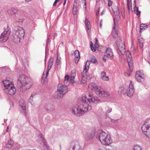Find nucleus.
Listing matches in <instances>:
<instances>
[{"label":"nucleus","mask_w":150,"mask_h":150,"mask_svg":"<svg viewBox=\"0 0 150 150\" xmlns=\"http://www.w3.org/2000/svg\"><path fill=\"white\" fill-rule=\"evenodd\" d=\"M59 0H55L53 4V6H55L57 3L58 2Z\"/></svg>","instance_id":"nucleus-47"},{"label":"nucleus","mask_w":150,"mask_h":150,"mask_svg":"<svg viewBox=\"0 0 150 150\" xmlns=\"http://www.w3.org/2000/svg\"><path fill=\"white\" fill-rule=\"evenodd\" d=\"M76 75V71L75 70H73L71 71V77L70 79L71 82L73 83L74 82V77H75Z\"/></svg>","instance_id":"nucleus-28"},{"label":"nucleus","mask_w":150,"mask_h":150,"mask_svg":"<svg viewBox=\"0 0 150 150\" xmlns=\"http://www.w3.org/2000/svg\"><path fill=\"white\" fill-rule=\"evenodd\" d=\"M32 84V80L24 75H22L19 77L17 83L18 87L24 90L29 89Z\"/></svg>","instance_id":"nucleus-2"},{"label":"nucleus","mask_w":150,"mask_h":150,"mask_svg":"<svg viewBox=\"0 0 150 150\" xmlns=\"http://www.w3.org/2000/svg\"><path fill=\"white\" fill-rule=\"evenodd\" d=\"M102 20L100 21V28H102Z\"/></svg>","instance_id":"nucleus-48"},{"label":"nucleus","mask_w":150,"mask_h":150,"mask_svg":"<svg viewBox=\"0 0 150 150\" xmlns=\"http://www.w3.org/2000/svg\"><path fill=\"white\" fill-rule=\"evenodd\" d=\"M91 109V106L88 105L86 103H84L79 106H73L72 108L71 111L73 114L80 116L88 110H90Z\"/></svg>","instance_id":"nucleus-1"},{"label":"nucleus","mask_w":150,"mask_h":150,"mask_svg":"<svg viewBox=\"0 0 150 150\" xmlns=\"http://www.w3.org/2000/svg\"><path fill=\"white\" fill-rule=\"evenodd\" d=\"M100 1V0H96V1L97 2H98Z\"/></svg>","instance_id":"nucleus-59"},{"label":"nucleus","mask_w":150,"mask_h":150,"mask_svg":"<svg viewBox=\"0 0 150 150\" xmlns=\"http://www.w3.org/2000/svg\"><path fill=\"white\" fill-rule=\"evenodd\" d=\"M10 33L8 28L5 29L4 31L1 34L0 37V42H6L8 38V36Z\"/></svg>","instance_id":"nucleus-10"},{"label":"nucleus","mask_w":150,"mask_h":150,"mask_svg":"<svg viewBox=\"0 0 150 150\" xmlns=\"http://www.w3.org/2000/svg\"><path fill=\"white\" fill-rule=\"evenodd\" d=\"M106 53L107 55L110 57L113 58L114 55L112 49L110 48H108L106 49Z\"/></svg>","instance_id":"nucleus-23"},{"label":"nucleus","mask_w":150,"mask_h":150,"mask_svg":"<svg viewBox=\"0 0 150 150\" xmlns=\"http://www.w3.org/2000/svg\"><path fill=\"white\" fill-rule=\"evenodd\" d=\"M142 129L144 134L150 138V119L147 120L143 125Z\"/></svg>","instance_id":"nucleus-6"},{"label":"nucleus","mask_w":150,"mask_h":150,"mask_svg":"<svg viewBox=\"0 0 150 150\" xmlns=\"http://www.w3.org/2000/svg\"><path fill=\"white\" fill-rule=\"evenodd\" d=\"M136 0H134V4L135 5V4H136Z\"/></svg>","instance_id":"nucleus-58"},{"label":"nucleus","mask_w":150,"mask_h":150,"mask_svg":"<svg viewBox=\"0 0 150 150\" xmlns=\"http://www.w3.org/2000/svg\"><path fill=\"white\" fill-rule=\"evenodd\" d=\"M127 8H128V11H129V10H130L129 6H127Z\"/></svg>","instance_id":"nucleus-55"},{"label":"nucleus","mask_w":150,"mask_h":150,"mask_svg":"<svg viewBox=\"0 0 150 150\" xmlns=\"http://www.w3.org/2000/svg\"><path fill=\"white\" fill-rule=\"evenodd\" d=\"M13 141L11 139L8 141V142L5 144V147L6 148H11L13 145Z\"/></svg>","instance_id":"nucleus-25"},{"label":"nucleus","mask_w":150,"mask_h":150,"mask_svg":"<svg viewBox=\"0 0 150 150\" xmlns=\"http://www.w3.org/2000/svg\"><path fill=\"white\" fill-rule=\"evenodd\" d=\"M16 89L14 85L12 86L11 88L10 89H7L5 91V92L8 93L10 95H14L16 93Z\"/></svg>","instance_id":"nucleus-19"},{"label":"nucleus","mask_w":150,"mask_h":150,"mask_svg":"<svg viewBox=\"0 0 150 150\" xmlns=\"http://www.w3.org/2000/svg\"><path fill=\"white\" fill-rule=\"evenodd\" d=\"M44 76V74H43V75H42V79H43V76Z\"/></svg>","instance_id":"nucleus-61"},{"label":"nucleus","mask_w":150,"mask_h":150,"mask_svg":"<svg viewBox=\"0 0 150 150\" xmlns=\"http://www.w3.org/2000/svg\"><path fill=\"white\" fill-rule=\"evenodd\" d=\"M13 37L15 42H19L20 39L24 36V30L21 27L16 26L13 28Z\"/></svg>","instance_id":"nucleus-4"},{"label":"nucleus","mask_w":150,"mask_h":150,"mask_svg":"<svg viewBox=\"0 0 150 150\" xmlns=\"http://www.w3.org/2000/svg\"><path fill=\"white\" fill-rule=\"evenodd\" d=\"M8 127H7V132H8Z\"/></svg>","instance_id":"nucleus-64"},{"label":"nucleus","mask_w":150,"mask_h":150,"mask_svg":"<svg viewBox=\"0 0 150 150\" xmlns=\"http://www.w3.org/2000/svg\"><path fill=\"white\" fill-rule=\"evenodd\" d=\"M80 146L78 144H76L73 147L72 149L73 150H80Z\"/></svg>","instance_id":"nucleus-38"},{"label":"nucleus","mask_w":150,"mask_h":150,"mask_svg":"<svg viewBox=\"0 0 150 150\" xmlns=\"http://www.w3.org/2000/svg\"><path fill=\"white\" fill-rule=\"evenodd\" d=\"M78 10L76 3L74 2L72 8V13L74 15H76Z\"/></svg>","instance_id":"nucleus-29"},{"label":"nucleus","mask_w":150,"mask_h":150,"mask_svg":"<svg viewBox=\"0 0 150 150\" xmlns=\"http://www.w3.org/2000/svg\"><path fill=\"white\" fill-rule=\"evenodd\" d=\"M95 40L96 41V43L95 44L96 45H98V40L97 38H95Z\"/></svg>","instance_id":"nucleus-49"},{"label":"nucleus","mask_w":150,"mask_h":150,"mask_svg":"<svg viewBox=\"0 0 150 150\" xmlns=\"http://www.w3.org/2000/svg\"><path fill=\"white\" fill-rule=\"evenodd\" d=\"M54 61V59L52 58H51L49 62L48 68L51 69L52 67Z\"/></svg>","instance_id":"nucleus-33"},{"label":"nucleus","mask_w":150,"mask_h":150,"mask_svg":"<svg viewBox=\"0 0 150 150\" xmlns=\"http://www.w3.org/2000/svg\"><path fill=\"white\" fill-rule=\"evenodd\" d=\"M134 5L135 6L134 8V12L136 13L137 15H140V11H139L138 8L136 6V5H135L134 4Z\"/></svg>","instance_id":"nucleus-36"},{"label":"nucleus","mask_w":150,"mask_h":150,"mask_svg":"<svg viewBox=\"0 0 150 150\" xmlns=\"http://www.w3.org/2000/svg\"><path fill=\"white\" fill-rule=\"evenodd\" d=\"M103 14V11L101 13V15H102Z\"/></svg>","instance_id":"nucleus-60"},{"label":"nucleus","mask_w":150,"mask_h":150,"mask_svg":"<svg viewBox=\"0 0 150 150\" xmlns=\"http://www.w3.org/2000/svg\"><path fill=\"white\" fill-rule=\"evenodd\" d=\"M79 2L81 6L83 5L84 11L86 10V0H79Z\"/></svg>","instance_id":"nucleus-30"},{"label":"nucleus","mask_w":150,"mask_h":150,"mask_svg":"<svg viewBox=\"0 0 150 150\" xmlns=\"http://www.w3.org/2000/svg\"><path fill=\"white\" fill-rule=\"evenodd\" d=\"M90 47H92V46H93V43H92V41H91L90 42Z\"/></svg>","instance_id":"nucleus-53"},{"label":"nucleus","mask_w":150,"mask_h":150,"mask_svg":"<svg viewBox=\"0 0 150 150\" xmlns=\"http://www.w3.org/2000/svg\"><path fill=\"white\" fill-rule=\"evenodd\" d=\"M96 94L100 97H107L110 95V93L107 91H105L103 89L100 88L99 90L96 91Z\"/></svg>","instance_id":"nucleus-14"},{"label":"nucleus","mask_w":150,"mask_h":150,"mask_svg":"<svg viewBox=\"0 0 150 150\" xmlns=\"http://www.w3.org/2000/svg\"><path fill=\"white\" fill-rule=\"evenodd\" d=\"M147 26L145 24H142L140 25V32L143 31L144 30L147 29Z\"/></svg>","instance_id":"nucleus-31"},{"label":"nucleus","mask_w":150,"mask_h":150,"mask_svg":"<svg viewBox=\"0 0 150 150\" xmlns=\"http://www.w3.org/2000/svg\"><path fill=\"white\" fill-rule=\"evenodd\" d=\"M135 77L137 81L139 82L143 81L145 78L143 72L141 71H138L136 72Z\"/></svg>","instance_id":"nucleus-12"},{"label":"nucleus","mask_w":150,"mask_h":150,"mask_svg":"<svg viewBox=\"0 0 150 150\" xmlns=\"http://www.w3.org/2000/svg\"><path fill=\"white\" fill-rule=\"evenodd\" d=\"M90 66L89 62L87 61L85 65V68L82 72H81V82L83 84L86 83L87 80V74L88 70Z\"/></svg>","instance_id":"nucleus-8"},{"label":"nucleus","mask_w":150,"mask_h":150,"mask_svg":"<svg viewBox=\"0 0 150 150\" xmlns=\"http://www.w3.org/2000/svg\"><path fill=\"white\" fill-rule=\"evenodd\" d=\"M114 21V26L112 32V35L113 38H116L117 36L118 33V21L115 18H113Z\"/></svg>","instance_id":"nucleus-11"},{"label":"nucleus","mask_w":150,"mask_h":150,"mask_svg":"<svg viewBox=\"0 0 150 150\" xmlns=\"http://www.w3.org/2000/svg\"><path fill=\"white\" fill-rule=\"evenodd\" d=\"M42 83L43 84H46V81H45V80L44 79V81H42Z\"/></svg>","instance_id":"nucleus-50"},{"label":"nucleus","mask_w":150,"mask_h":150,"mask_svg":"<svg viewBox=\"0 0 150 150\" xmlns=\"http://www.w3.org/2000/svg\"><path fill=\"white\" fill-rule=\"evenodd\" d=\"M34 96V95L33 94H32L28 99V101L30 103H32L33 101V98Z\"/></svg>","instance_id":"nucleus-41"},{"label":"nucleus","mask_w":150,"mask_h":150,"mask_svg":"<svg viewBox=\"0 0 150 150\" xmlns=\"http://www.w3.org/2000/svg\"><path fill=\"white\" fill-rule=\"evenodd\" d=\"M126 57L128 64V66L130 69L132 71L133 70V64L132 61V56L129 51L126 52Z\"/></svg>","instance_id":"nucleus-15"},{"label":"nucleus","mask_w":150,"mask_h":150,"mask_svg":"<svg viewBox=\"0 0 150 150\" xmlns=\"http://www.w3.org/2000/svg\"><path fill=\"white\" fill-rule=\"evenodd\" d=\"M26 2H29L31 1V0H25Z\"/></svg>","instance_id":"nucleus-56"},{"label":"nucleus","mask_w":150,"mask_h":150,"mask_svg":"<svg viewBox=\"0 0 150 150\" xmlns=\"http://www.w3.org/2000/svg\"><path fill=\"white\" fill-rule=\"evenodd\" d=\"M125 89L124 86H120L118 89V92L119 94L122 95L125 93Z\"/></svg>","instance_id":"nucleus-27"},{"label":"nucleus","mask_w":150,"mask_h":150,"mask_svg":"<svg viewBox=\"0 0 150 150\" xmlns=\"http://www.w3.org/2000/svg\"><path fill=\"white\" fill-rule=\"evenodd\" d=\"M68 92V88L67 86L62 84H59L58 86L57 89L55 92L54 98L55 99H60L62 98L64 95Z\"/></svg>","instance_id":"nucleus-5"},{"label":"nucleus","mask_w":150,"mask_h":150,"mask_svg":"<svg viewBox=\"0 0 150 150\" xmlns=\"http://www.w3.org/2000/svg\"><path fill=\"white\" fill-rule=\"evenodd\" d=\"M20 106L21 109V111L24 115H25L26 112V107L25 104L24 103V101L23 100H21L19 102Z\"/></svg>","instance_id":"nucleus-16"},{"label":"nucleus","mask_w":150,"mask_h":150,"mask_svg":"<svg viewBox=\"0 0 150 150\" xmlns=\"http://www.w3.org/2000/svg\"><path fill=\"white\" fill-rule=\"evenodd\" d=\"M57 35V34H56V33H55V34H54V36H55V35Z\"/></svg>","instance_id":"nucleus-63"},{"label":"nucleus","mask_w":150,"mask_h":150,"mask_svg":"<svg viewBox=\"0 0 150 150\" xmlns=\"http://www.w3.org/2000/svg\"><path fill=\"white\" fill-rule=\"evenodd\" d=\"M50 68H47V70L46 73V76H45V79H46L47 76L48 75V73H49V71H50Z\"/></svg>","instance_id":"nucleus-46"},{"label":"nucleus","mask_w":150,"mask_h":150,"mask_svg":"<svg viewBox=\"0 0 150 150\" xmlns=\"http://www.w3.org/2000/svg\"><path fill=\"white\" fill-rule=\"evenodd\" d=\"M138 41L139 42V46L140 47V48L142 49L143 46V42H141L139 39L138 40Z\"/></svg>","instance_id":"nucleus-42"},{"label":"nucleus","mask_w":150,"mask_h":150,"mask_svg":"<svg viewBox=\"0 0 150 150\" xmlns=\"http://www.w3.org/2000/svg\"><path fill=\"white\" fill-rule=\"evenodd\" d=\"M75 58L74 60L76 62H77L79 60L80 58V53L78 50H76L74 52Z\"/></svg>","instance_id":"nucleus-26"},{"label":"nucleus","mask_w":150,"mask_h":150,"mask_svg":"<svg viewBox=\"0 0 150 150\" xmlns=\"http://www.w3.org/2000/svg\"><path fill=\"white\" fill-rule=\"evenodd\" d=\"M88 98H87L86 96L85 95L82 97L81 100L83 102V103H86H86L87 101L90 103H93L95 102H99L100 101V99L94 97L93 95L90 93L88 94Z\"/></svg>","instance_id":"nucleus-9"},{"label":"nucleus","mask_w":150,"mask_h":150,"mask_svg":"<svg viewBox=\"0 0 150 150\" xmlns=\"http://www.w3.org/2000/svg\"><path fill=\"white\" fill-rule=\"evenodd\" d=\"M100 77L104 81H109V77L108 76H106V73L104 71L101 72Z\"/></svg>","instance_id":"nucleus-22"},{"label":"nucleus","mask_w":150,"mask_h":150,"mask_svg":"<svg viewBox=\"0 0 150 150\" xmlns=\"http://www.w3.org/2000/svg\"><path fill=\"white\" fill-rule=\"evenodd\" d=\"M60 57L57 55V59H56V64L57 65H59L61 61L60 60Z\"/></svg>","instance_id":"nucleus-39"},{"label":"nucleus","mask_w":150,"mask_h":150,"mask_svg":"<svg viewBox=\"0 0 150 150\" xmlns=\"http://www.w3.org/2000/svg\"><path fill=\"white\" fill-rule=\"evenodd\" d=\"M8 90H9V89H10V88H11V87H10V85L9 86H8Z\"/></svg>","instance_id":"nucleus-57"},{"label":"nucleus","mask_w":150,"mask_h":150,"mask_svg":"<svg viewBox=\"0 0 150 150\" xmlns=\"http://www.w3.org/2000/svg\"><path fill=\"white\" fill-rule=\"evenodd\" d=\"M18 11L16 8H11L8 11V13L11 16H15L16 14L18 13Z\"/></svg>","instance_id":"nucleus-24"},{"label":"nucleus","mask_w":150,"mask_h":150,"mask_svg":"<svg viewBox=\"0 0 150 150\" xmlns=\"http://www.w3.org/2000/svg\"><path fill=\"white\" fill-rule=\"evenodd\" d=\"M127 6H129V0H127Z\"/></svg>","instance_id":"nucleus-51"},{"label":"nucleus","mask_w":150,"mask_h":150,"mask_svg":"<svg viewBox=\"0 0 150 150\" xmlns=\"http://www.w3.org/2000/svg\"><path fill=\"white\" fill-rule=\"evenodd\" d=\"M66 0H64V3H63V5H64L66 3Z\"/></svg>","instance_id":"nucleus-54"},{"label":"nucleus","mask_w":150,"mask_h":150,"mask_svg":"<svg viewBox=\"0 0 150 150\" xmlns=\"http://www.w3.org/2000/svg\"><path fill=\"white\" fill-rule=\"evenodd\" d=\"M88 61L89 62L90 64V62L94 64L97 63V60L96 59H90V61Z\"/></svg>","instance_id":"nucleus-40"},{"label":"nucleus","mask_w":150,"mask_h":150,"mask_svg":"<svg viewBox=\"0 0 150 150\" xmlns=\"http://www.w3.org/2000/svg\"><path fill=\"white\" fill-rule=\"evenodd\" d=\"M85 25L87 27V33H88L89 35H90V33L91 32V26L90 25V22L88 21V19L87 18H85Z\"/></svg>","instance_id":"nucleus-20"},{"label":"nucleus","mask_w":150,"mask_h":150,"mask_svg":"<svg viewBox=\"0 0 150 150\" xmlns=\"http://www.w3.org/2000/svg\"><path fill=\"white\" fill-rule=\"evenodd\" d=\"M126 93L127 94V96L129 97L132 96L134 93V89L132 81H130L129 86L127 88Z\"/></svg>","instance_id":"nucleus-13"},{"label":"nucleus","mask_w":150,"mask_h":150,"mask_svg":"<svg viewBox=\"0 0 150 150\" xmlns=\"http://www.w3.org/2000/svg\"><path fill=\"white\" fill-rule=\"evenodd\" d=\"M3 83L4 84L5 91L8 89V87L10 85V87H11L13 85L11 81L8 80H4L3 81Z\"/></svg>","instance_id":"nucleus-17"},{"label":"nucleus","mask_w":150,"mask_h":150,"mask_svg":"<svg viewBox=\"0 0 150 150\" xmlns=\"http://www.w3.org/2000/svg\"><path fill=\"white\" fill-rule=\"evenodd\" d=\"M115 47L119 54H120V53L122 55L125 54L126 50L124 42H119L117 41L115 42Z\"/></svg>","instance_id":"nucleus-7"},{"label":"nucleus","mask_w":150,"mask_h":150,"mask_svg":"<svg viewBox=\"0 0 150 150\" xmlns=\"http://www.w3.org/2000/svg\"><path fill=\"white\" fill-rule=\"evenodd\" d=\"M88 87L91 90L94 91L96 93V91L99 90L100 88H98L97 86L93 83H89L88 86Z\"/></svg>","instance_id":"nucleus-18"},{"label":"nucleus","mask_w":150,"mask_h":150,"mask_svg":"<svg viewBox=\"0 0 150 150\" xmlns=\"http://www.w3.org/2000/svg\"><path fill=\"white\" fill-rule=\"evenodd\" d=\"M95 131L88 132L86 133V137L89 140L92 139L95 136Z\"/></svg>","instance_id":"nucleus-21"},{"label":"nucleus","mask_w":150,"mask_h":150,"mask_svg":"<svg viewBox=\"0 0 150 150\" xmlns=\"http://www.w3.org/2000/svg\"><path fill=\"white\" fill-rule=\"evenodd\" d=\"M40 138L42 139V142L44 147L45 149H48V147L47 146V143L45 141V139L43 138L42 135H40Z\"/></svg>","instance_id":"nucleus-32"},{"label":"nucleus","mask_w":150,"mask_h":150,"mask_svg":"<svg viewBox=\"0 0 150 150\" xmlns=\"http://www.w3.org/2000/svg\"><path fill=\"white\" fill-rule=\"evenodd\" d=\"M50 35L49 36H48L47 38V42H48L49 41V40L50 39Z\"/></svg>","instance_id":"nucleus-52"},{"label":"nucleus","mask_w":150,"mask_h":150,"mask_svg":"<svg viewBox=\"0 0 150 150\" xmlns=\"http://www.w3.org/2000/svg\"><path fill=\"white\" fill-rule=\"evenodd\" d=\"M108 1V6H110L112 4V2L110 0H107Z\"/></svg>","instance_id":"nucleus-45"},{"label":"nucleus","mask_w":150,"mask_h":150,"mask_svg":"<svg viewBox=\"0 0 150 150\" xmlns=\"http://www.w3.org/2000/svg\"><path fill=\"white\" fill-rule=\"evenodd\" d=\"M91 50L95 52L96 50V46H95L94 47H93V46L92 47H91Z\"/></svg>","instance_id":"nucleus-44"},{"label":"nucleus","mask_w":150,"mask_h":150,"mask_svg":"<svg viewBox=\"0 0 150 150\" xmlns=\"http://www.w3.org/2000/svg\"><path fill=\"white\" fill-rule=\"evenodd\" d=\"M132 150H142V149L141 146L136 145L133 147Z\"/></svg>","instance_id":"nucleus-35"},{"label":"nucleus","mask_w":150,"mask_h":150,"mask_svg":"<svg viewBox=\"0 0 150 150\" xmlns=\"http://www.w3.org/2000/svg\"><path fill=\"white\" fill-rule=\"evenodd\" d=\"M108 57H109L108 56L104 55L103 57V59L105 62H106V60L108 59Z\"/></svg>","instance_id":"nucleus-43"},{"label":"nucleus","mask_w":150,"mask_h":150,"mask_svg":"<svg viewBox=\"0 0 150 150\" xmlns=\"http://www.w3.org/2000/svg\"><path fill=\"white\" fill-rule=\"evenodd\" d=\"M105 110L106 113H109L112 111V108L109 106H107L105 108Z\"/></svg>","instance_id":"nucleus-37"},{"label":"nucleus","mask_w":150,"mask_h":150,"mask_svg":"<svg viewBox=\"0 0 150 150\" xmlns=\"http://www.w3.org/2000/svg\"><path fill=\"white\" fill-rule=\"evenodd\" d=\"M97 138L103 145L109 146L112 142L110 136L103 131L99 132Z\"/></svg>","instance_id":"nucleus-3"},{"label":"nucleus","mask_w":150,"mask_h":150,"mask_svg":"<svg viewBox=\"0 0 150 150\" xmlns=\"http://www.w3.org/2000/svg\"><path fill=\"white\" fill-rule=\"evenodd\" d=\"M96 13L97 15H98V12H97Z\"/></svg>","instance_id":"nucleus-62"},{"label":"nucleus","mask_w":150,"mask_h":150,"mask_svg":"<svg viewBox=\"0 0 150 150\" xmlns=\"http://www.w3.org/2000/svg\"><path fill=\"white\" fill-rule=\"evenodd\" d=\"M69 76L68 75H66L64 79V83L66 84H69Z\"/></svg>","instance_id":"nucleus-34"}]
</instances>
